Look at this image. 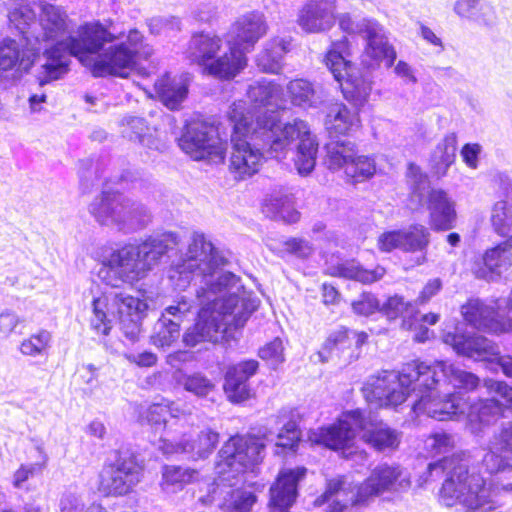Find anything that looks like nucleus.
<instances>
[{
    "label": "nucleus",
    "mask_w": 512,
    "mask_h": 512,
    "mask_svg": "<svg viewBox=\"0 0 512 512\" xmlns=\"http://www.w3.org/2000/svg\"><path fill=\"white\" fill-rule=\"evenodd\" d=\"M430 475L443 476L438 502L448 508L460 505L464 512H489L497 508L486 479L471 469L460 453L445 456L428 465Z\"/></svg>",
    "instance_id": "1"
},
{
    "label": "nucleus",
    "mask_w": 512,
    "mask_h": 512,
    "mask_svg": "<svg viewBox=\"0 0 512 512\" xmlns=\"http://www.w3.org/2000/svg\"><path fill=\"white\" fill-rule=\"evenodd\" d=\"M166 249L167 246L158 240L124 244L111 250L101 261L98 275L106 285L113 288L124 285L133 287L148 275Z\"/></svg>",
    "instance_id": "2"
},
{
    "label": "nucleus",
    "mask_w": 512,
    "mask_h": 512,
    "mask_svg": "<svg viewBox=\"0 0 512 512\" xmlns=\"http://www.w3.org/2000/svg\"><path fill=\"white\" fill-rule=\"evenodd\" d=\"M223 37L206 31L191 34L185 56L192 65L198 66L203 74L222 81L234 79L246 66V55L236 47H230L222 54Z\"/></svg>",
    "instance_id": "3"
},
{
    "label": "nucleus",
    "mask_w": 512,
    "mask_h": 512,
    "mask_svg": "<svg viewBox=\"0 0 512 512\" xmlns=\"http://www.w3.org/2000/svg\"><path fill=\"white\" fill-rule=\"evenodd\" d=\"M435 376L434 369L417 360L405 364L400 372L403 383H414L412 390L423 393L413 405L416 414H425L437 421L452 420L463 412L461 398L454 393L440 396Z\"/></svg>",
    "instance_id": "4"
},
{
    "label": "nucleus",
    "mask_w": 512,
    "mask_h": 512,
    "mask_svg": "<svg viewBox=\"0 0 512 512\" xmlns=\"http://www.w3.org/2000/svg\"><path fill=\"white\" fill-rule=\"evenodd\" d=\"M267 436L262 432L235 433L218 452L217 474L228 480L239 474L255 473L266 454Z\"/></svg>",
    "instance_id": "5"
},
{
    "label": "nucleus",
    "mask_w": 512,
    "mask_h": 512,
    "mask_svg": "<svg viewBox=\"0 0 512 512\" xmlns=\"http://www.w3.org/2000/svg\"><path fill=\"white\" fill-rule=\"evenodd\" d=\"M180 149L193 160L224 163L227 141L219 137L217 128L205 120L194 118L187 121L177 139Z\"/></svg>",
    "instance_id": "6"
},
{
    "label": "nucleus",
    "mask_w": 512,
    "mask_h": 512,
    "mask_svg": "<svg viewBox=\"0 0 512 512\" xmlns=\"http://www.w3.org/2000/svg\"><path fill=\"white\" fill-rule=\"evenodd\" d=\"M114 461L105 462L98 475L97 490L104 497H123L141 481L144 467L133 452L117 450Z\"/></svg>",
    "instance_id": "7"
},
{
    "label": "nucleus",
    "mask_w": 512,
    "mask_h": 512,
    "mask_svg": "<svg viewBox=\"0 0 512 512\" xmlns=\"http://www.w3.org/2000/svg\"><path fill=\"white\" fill-rule=\"evenodd\" d=\"M139 32L132 29L127 34L128 41L109 46L90 64V72L96 78H127L135 68L139 54Z\"/></svg>",
    "instance_id": "8"
},
{
    "label": "nucleus",
    "mask_w": 512,
    "mask_h": 512,
    "mask_svg": "<svg viewBox=\"0 0 512 512\" xmlns=\"http://www.w3.org/2000/svg\"><path fill=\"white\" fill-rule=\"evenodd\" d=\"M357 436L358 430L351 420L343 415V418L312 431L309 440L313 444L338 453L344 459L365 458L367 452L359 445Z\"/></svg>",
    "instance_id": "9"
},
{
    "label": "nucleus",
    "mask_w": 512,
    "mask_h": 512,
    "mask_svg": "<svg viewBox=\"0 0 512 512\" xmlns=\"http://www.w3.org/2000/svg\"><path fill=\"white\" fill-rule=\"evenodd\" d=\"M358 430L359 438L376 452L396 450L400 433L383 419L357 408L344 412Z\"/></svg>",
    "instance_id": "10"
},
{
    "label": "nucleus",
    "mask_w": 512,
    "mask_h": 512,
    "mask_svg": "<svg viewBox=\"0 0 512 512\" xmlns=\"http://www.w3.org/2000/svg\"><path fill=\"white\" fill-rule=\"evenodd\" d=\"M124 33L116 35L109 31L100 21L85 22L77 29L75 36L67 38V52L82 64H91L92 56L100 54L107 43L122 38Z\"/></svg>",
    "instance_id": "11"
},
{
    "label": "nucleus",
    "mask_w": 512,
    "mask_h": 512,
    "mask_svg": "<svg viewBox=\"0 0 512 512\" xmlns=\"http://www.w3.org/2000/svg\"><path fill=\"white\" fill-rule=\"evenodd\" d=\"M261 141L272 157L284 158L296 140L307 135V123L300 119L282 123L280 118L270 113L264 117Z\"/></svg>",
    "instance_id": "12"
},
{
    "label": "nucleus",
    "mask_w": 512,
    "mask_h": 512,
    "mask_svg": "<svg viewBox=\"0 0 512 512\" xmlns=\"http://www.w3.org/2000/svg\"><path fill=\"white\" fill-rule=\"evenodd\" d=\"M461 312L463 319L476 329L494 334L512 332V319L499 307L470 299L462 306Z\"/></svg>",
    "instance_id": "13"
},
{
    "label": "nucleus",
    "mask_w": 512,
    "mask_h": 512,
    "mask_svg": "<svg viewBox=\"0 0 512 512\" xmlns=\"http://www.w3.org/2000/svg\"><path fill=\"white\" fill-rule=\"evenodd\" d=\"M306 475L307 468L304 466L281 469L269 488V508L277 511L289 510L296 502L299 483Z\"/></svg>",
    "instance_id": "14"
},
{
    "label": "nucleus",
    "mask_w": 512,
    "mask_h": 512,
    "mask_svg": "<svg viewBox=\"0 0 512 512\" xmlns=\"http://www.w3.org/2000/svg\"><path fill=\"white\" fill-rule=\"evenodd\" d=\"M398 385L395 387V380L391 375L377 376L362 389L365 399L369 403L382 407H397L406 401L413 391L414 383H403L398 375Z\"/></svg>",
    "instance_id": "15"
},
{
    "label": "nucleus",
    "mask_w": 512,
    "mask_h": 512,
    "mask_svg": "<svg viewBox=\"0 0 512 512\" xmlns=\"http://www.w3.org/2000/svg\"><path fill=\"white\" fill-rule=\"evenodd\" d=\"M265 116H268V113L261 111L260 105L251 110H246L233 104L228 113V119L232 125L231 144H250L249 139L261 141L262 122Z\"/></svg>",
    "instance_id": "16"
},
{
    "label": "nucleus",
    "mask_w": 512,
    "mask_h": 512,
    "mask_svg": "<svg viewBox=\"0 0 512 512\" xmlns=\"http://www.w3.org/2000/svg\"><path fill=\"white\" fill-rule=\"evenodd\" d=\"M402 476L398 465L382 463L372 469L369 476L356 486L358 489V503H369L384 493L395 490Z\"/></svg>",
    "instance_id": "17"
},
{
    "label": "nucleus",
    "mask_w": 512,
    "mask_h": 512,
    "mask_svg": "<svg viewBox=\"0 0 512 512\" xmlns=\"http://www.w3.org/2000/svg\"><path fill=\"white\" fill-rule=\"evenodd\" d=\"M268 25L262 14L257 12L246 13L237 18L230 26L228 36L231 40L230 47L245 51L253 50L255 44L266 35Z\"/></svg>",
    "instance_id": "18"
},
{
    "label": "nucleus",
    "mask_w": 512,
    "mask_h": 512,
    "mask_svg": "<svg viewBox=\"0 0 512 512\" xmlns=\"http://www.w3.org/2000/svg\"><path fill=\"white\" fill-rule=\"evenodd\" d=\"M489 475L512 470V420L503 424L481 460Z\"/></svg>",
    "instance_id": "19"
},
{
    "label": "nucleus",
    "mask_w": 512,
    "mask_h": 512,
    "mask_svg": "<svg viewBox=\"0 0 512 512\" xmlns=\"http://www.w3.org/2000/svg\"><path fill=\"white\" fill-rule=\"evenodd\" d=\"M259 369L257 360L248 359L227 367L224 375L223 390L233 404H240L252 397L248 380Z\"/></svg>",
    "instance_id": "20"
},
{
    "label": "nucleus",
    "mask_w": 512,
    "mask_h": 512,
    "mask_svg": "<svg viewBox=\"0 0 512 512\" xmlns=\"http://www.w3.org/2000/svg\"><path fill=\"white\" fill-rule=\"evenodd\" d=\"M512 265V247L496 243L472 261L471 270L478 279L495 280Z\"/></svg>",
    "instance_id": "21"
},
{
    "label": "nucleus",
    "mask_w": 512,
    "mask_h": 512,
    "mask_svg": "<svg viewBox=\"0 0 512 512\" xmlns=\"http://www.w3.org/2000/svg\"><path fill=\"white\" fill-rule=\"evenodd\" d=\"M263 161L261 150L251 144H232L228 171L236 182L245 181L260 171Z\"/></svg>",
    "instance_id": "22"
},
{
    "label": "nucleus",
    "mask_w": 512,
    "mask_h": 512,
    "mask_svg": "<svg viewBox=\"0 0 512 512\" xmlns=\"http://www.w3.org/2000/svg\"><path fill=\"white\" fill-rule=\"evenodd\" d=\"M336 0H309L301 9L298 23L307 32H322L334 24Z\"/></svg>",
    "instance_id": "23"
},
{
    "label": "nucleus",
    "mask_w": 512,
    "mask_h": 512,
    "mask_svg": "<svg viewBox=\"0 0 512 512\" xmlns=\"http://www.w3.org/2000/svg\"><path fill=\"white\" fill-rule=\"evenodd\" d=\"M358 108H349L344 103L331 105L326 115L325 126L330 138L350 136L361 128Z\"/></svg>",
    "instance_id": "24"
},
{
    "label": "nucleus",
    "mask_w": 512,
    "mask_h": 512,
    "mask_svg": "<svg viewBox=\"0 0 512 512\" xmlns=\"http://www.w3.org/2000/svg\"><path fill=\"white\" fill-rule=\"evenodd\" d=\"M220 313L210 307H202L196 317L195 323L183 335V342L189 347L211 341L220 331Z\"/></svg>",
    "instance_id": "25"
},
{
    "label": "nucleus",
    "mask_w": 512,
    "mask_h": 512,
    "mask_svg": "<svg viewBox=\"0 0 512 512\" xmlns=\"http://www.w3.org/2000/svg\"><path fill=\"white\" fill-rule=\"evenodd\" d=\"M352 56L351 42L347 36L332 41L323 55V64L330 71L335 81H341L349 73L356 70L350 57Z\"/></svg>",
    "instance_id": "26"
},
{
    "label": "nucleus",
    "mask_w": 512,
    "mask_h": 512,
    "mask_svg": "<svg viewBox=\"0 0 512 512\" xmlns=\"http://www.w3.org/2000/svg\"><path fill=\"white\" fill-rule=\"evenodd\" d=\"M33 56L15 39L4 38L0 42V72L15 70L27 73L34 65Z\"/></svg>",
    "instance_id": "27"
},
{
    "label": "nucleus",
    "mask_w": 512,
    "mask_h": 512,
    "mask_svg": "<svg viewBox=\"0 0 512 512\" xmlns=\"http://www.w3.org/2000/svg\"><path fill=\"white\" fill-rule=\"evenodd\" d=\"M148 306L140 298L120 297L117 302L118 319L126 335L134 336L140 330L141 320Z\"/></svg>",
    "instance_id": "28"
},
{
    "label": "nucleus",
    "mask_w": 512,
    "mask_h": 512,
    "mask_svg": "<svg viewBox=\"0 0 512 512\" xmlns=\"http://www.w3.org/2000/svg\"><path fill=\"white\" fill-rule=\"evenodd\" d=\"M504 411L505 406L494 398L478 399L469 406L467 419L475 429L482 430L503 417Z\"/></svg>",
    "instance_id": "29"
},
{
    "label": "nucleus",
    "mask_w": 512,
    "mask_h": 512,
    "mask_svg": "<svg viewBox=\"0 0 512 512\" xmlns=\"http://www.w3.org/2000/svg\"><path fill=\"white\" fill-rule=\"evenodd\" d=\"M365 39L367 41L365 53L373 60L374 65L385 63L391 67L396 59V53L392 45L379 33L378 25L367 26Z\"/></svg>",
    "instance_id": "30"
},
{
    "label": "nucleus",
    "mask_w": 512,
    "mask_h": 512,
    "mask_svg": "<svg viewBox=\"0 0 512 512\" xmlns=\"http://www.w3.org/2000/svg\"><path fill=\"white\" fill-rule=\"evenodd\" d=\"M440 319L439 314L428 312L420 315L419 310L411 304L410 310L401 317L400 328L405 331H415L414 342L424 343L429 340L431 331L427 325H435Z\"/></svg>",
    "instance_id": "31"
},
{
    "label": "nucleus",
    "mask_w": 512,
    "mask_h": 512,
    "mask_svg": "<svg viewBox=\"0 0 512 512\" xmlns=\"http://www.w3.org/2000/svg\"><path fill=\"white\" fill-rule=\"evenodd\" d=\"M180 409L175 402L162 398L161 401L151 403L139 413V421L155 430L165 429L170 417H177Z\"/></svg>",
    "instance_id": "32"
},
{
    "label": "nucleus",
    "mask_w": 512,
    "mask_h": 512,
    "mask_svg": "<svg viewBox=\"0 0 512 512\" xmlns=\"http://www.w3.org/2000/svg\"><path fill=\"white\" fill-rule=\"evenodd\" d=\"M126 211V205L114 192H103L101 199L91 204V213L101 224L117 222Z\"/></svg>",
    "instance_id": "33"
},
{
    "label": "nucleus",
    "mask_w": 512,
    "mask_h": 512,
    "mask_svg": "<svg viewBox=\"0 0 512 512\" xmlns=\"http://www.w3.org/2000/svg\"><path fill=\"white\" fill-rule=\"evenodd\" d=\"M211 249V244L203 237L194 238L179 265L180 273H194L208 266L211 262Z\"/></svg>",
    "instance_id": "34"
},
{
    "label": "nucleus",
    "mask_w": 512,
    "mask_h": 512,
    "mask_svg": "<svg viewBox=\"0 0 512 512\" xmlns=\"http://www.w3.org/2000/svg\"><path fill=\"white\" fill-rule=\"evenodd\" d=\"M344 98L354 105V108L362 107L368 100L371 92V82L363 76L352 71L346 78L337 81Z\"/></svg>",
    "instance_id": "35"
},
{
    "label": "nucleus",
    "mask_w": 512,
    "mask_h": 512,
    "mask_svg": "<svg viewBox=\"0 0 512 512\" xmlns=\"http://www.w3.org/2000/svg\"><path fill=\"white\" fill-rule=\"evenodd\" d=\"M325 150L324 163L332 171L343 169L345 172L357 154L356 145L348 141L331 140L326 143Z\"/></svg>",
    "instance_id": "36"
},
{
    "label": "nucleus",
    "mask_w": 512,
    "mask_h": 512,
    "mask_svg": "<svg viewBox=\"0 0 512 512\" xmlns=\"http://www.w3.org/2000/svg\"><path fill=\"white\" fill-rule=\"evenodd\" d=\"M490 222L494 234L502 238L498 244L512 247V214L506 200L494 204Z\"/></svg>",
    "instance_id": "37"
},
{
    "label": "nucleus",
    "mask_w": 512,
    "mask_h": 512,
    "mask_svg": "<svg viewBox=\"0 0 512 512\" xmlns=\"http://www.w3.org/2000/svg\"><path fill=\"white\" fill-rule=\"evenodd\" d=\"M154 90L161 102L171 110L178 109L187 95V87L168 76L160 77L154 84Z\"/></svg>",
    "instance_id": "38"
},
{
    "label": "nucleus",
    "mask_w": 512,
    "mask_h": 512,
    "mask_svg": "<svg viewBox=\"0 0 512 512\" xmlns=\"http://www.w3.org/2000/svg\"><path fill=\"white\" fill-rule=\"evenodd\" d=\"M318 143L308 129L299 141L294 159L295 166L300 174H309L316 165Z\"/></svg>",
    "instance_id": "39"
},
{
    "label": "nucleus",
    "mask_w": 512,
    "mask_h": 512,
    "mask_svg": "<svg viewBox=\"0 0 512 512\" xmlns=\"http://www.w3.org/2000/svg\"><path fill=\"white\" fill-rule=\"evenodd\" d=\"M344 353H353V338L350 329L341 326L326 337L320 355L330 357L332 355L340 356Z\"/></svg>",
    "instance_id": "40"
},
{
    "label": "nucleus",
    "mask_w": 512,
    "mask_h": 512,
    "mask_svg": "<svg viewBox=\"0 0 512 512\" xmlns=\"http://www.w3.org/2000/svg\"><path fill=\"white\" fill-rule=\"evenodd\" d=\"M199 471L190 467L179 465H165L162 469L161 485L163 487H173L183 489L197 480Z\"/></svg>",
    "instance_id": "41"
},
{
    "label": "nucleus",
    "mask_w": 512,
    "mask_h": 512,
    "mask_svg": "<svg viewBox=\"0 0 512 512\" xmlns=\"http://www.w3.org/2000/svg\"><path fill=\"white\" fill-rule=\"evenodd\" d=\"M376 173L374 160L366 155L356 154L344 172L347 181L358 184L371 179Z\"/></svg>",
    "instance_id": "42"
},
{
    "label": "nucleus",
    "mask_w": 512,
    "mask_h": 512,
    "mask_svg": "<svg viewBox=\"0 0 512 512\" xmlns=\"http://www.w3.org/2000/svg\"><path fill=\"white\" fill-rule=\"evenodd\" d=\"M402 251L423 252L430 243V233L423 225L414 224L408 230H401Z\"/></svg>",
    "instance_id": "43"
},
{
    "label": "nucleus",
    "mask_w": 512,
    "mask_h": 512,
    "mask_svg": "<svg viewBox=\"0 0 512 512\" xmlns=\"http://www.w3.org/2000/svg\"><path fill=\"white\" fill-rule=\"evenodd\" d=\"M257 502L254 492L242 488L233 489L222 505L225 512H250Z\"/></svg>",
    "instance_id": "44"
},
{
    "label": "nucleus",
    "mask_w": 512,
    "mask_h": 512,
    "mask_svg": "<svg viewBox=\"0 0 512 512\" xmlns=\"http://www.w3.org/2000/svg\"><path fill=\"white\" fill-rule=\"evenodd\" d=\"M220 440L218 432L211 428L201 430L192 441L191 449L199 458H207L217 448Z\"/></svg>",
    "instance_id": "45"
},
{
    "label": "nucleus",
    "mask_w": 512,
    "mask_h": 512,
    "mask_svg": "<svg viewBox=\"0 0 512 512\" xmlns=\"http://www.w3.org/2000/svg\"><path fill=\"white\" fill-rule=\"evenodd\" d=\"M276 446L283 451L296 452L301 442V430L293 421L285 423L277 435Z\"/></svg>",
    "instance_id": "46"
},
{
    "label": "nucleus",
    "mask_w": 512,
    "mask_h": 512,
    "mask_svg": "<svg viewBox=\"0 0 512 512\" xmlns=\"http://www.w3.org/2000/svg\"><path fill=\"white\" fill-rule=\"evenodd\" d=\"M51 335L45 330L30 335L20 344V352L26 356H38L46 352L49 347Z\"/></svg>",
    "instance_id": "47"
},
{
    "label": "nucleus",
    "mask_w": 512,
    "mask_h": 512,
    "mask_svg": "<svg viewBox=\"0 0 512 512\" xmlns=\"http://www.w3.org/2000/svg\"><path fill=\"white\" fill-rule=\"evenodd\" d=\"M455 204L429 213L430 227L435 232L451 230L456 226Z\"/></svg>",
    "instance_id": "48"
},
{
    "label": "nucleus",
    "mask_w": 512,
    "mask_h": 512,
    "mask_svg": "<svg viewBox=\"0 0 512 512\" xmlns=\"http://www.w3.org/2000/svg\"><path fill=\"white\" fill-rule=\"evenodd\" d=\"M411 302L405 301L402 295L394 294L386 298L380 305V312L389 320L401 319L406 311L410 310Z\"/></svg>",
    "instance_id": "49"
},
{
    "label": "nucleus",
    "mask_w": 512,
    "mask_h": 512,
    "mask_svg": "<svg viewBox=\"0 0 512 512\" xmlns=\"http://www.w3.org/2000/svg\"><path fill=\"white\" fill-rule=\"evenodd\" d=\"M457 150V135L456 133H449L444 136L441 143L436 147V152L439 153L438 164L443 166V174L450 165H452L456 158Z\"/></svg>",
    "instance_id": "50"
},
{
    "label": "nucleus",
    "mask_w": 512,
    "mask_h": 512,
    "mask_svg": "<svg viewBox=\"0 0 512 512\" xmlns=\"http://www.w3.org/2000/svg\"><path fill=\"white\" fill-rule=\"evenodd\" d=\"M182 384L186 391L198 397H206L214 389V384L211 380L200 373L185 376Z\"/></svg>",
    "instance_id": "51"
},
{
    "label": "nucleus",
    "mask_w": 512,
    "mask_h": 512,
    "mask_svg": "<svg viewBox=\"0 0 512 512\" xmlns=\"http://www.w3.org/2000/svg\"><path fill=\"white\" fill-rule=\"evenodd\" d=\"M351 308L356 315L368 317L380 311V302L371 292H362L351 303Z\"/></svg>",
    "instance_id": "52"
},
{
    "label": "nucleus",
    "mask_w": 512,
    "mask_h": 512,
    "mask_svg": "<svg viewBox=\"0 0 512 512\" xmlns=\"http://www.w3.org/2000/svg\"><path fill=\"white\" fill-rule=\"evenodd\" d=\"M288 91L292 101L297 105L311 101L314 96L312 85L303 79L290 81Z\"/></svg>",
    "instance_id": "53"
},
{
    "label": "nucleus",
    "mask_w": 512,
    "mask_h": 512,
    "mask_svg": "<svg viewBox=\"0 0 512 512\" xmlns=\"http://www.w3.org/2000/svg\"><path fill=\"white\" fill-rule=\"evenodd\" d=\"M375 21L371 19H363L360 22H355L351 15L348 13L341 14L338 18L339 29L346 35H364L366 36L367 26H374Z\"/></svg>",
    "instance_id": "54"
},
{
    "label": "nucleus",
    "mask_w": 512,
    "mask_h": 512,
    "mask_svg": "<svg viewBox=\"0 0 512 512\" xmlns=\"http://www.w3.org/2000/svg\"><path fill=\"white\" fill-rule=\"evenodd\" d=\"M258 356L265 362L276 366L284 361L283 344L280 338L276 337L266 343L258 350Z\"/></svg>",
    "instance_id": "55"
},
{
    "label": "nucleus",
    "mask_w": 512,
    "mask_h": 512,
    "mask_svg": "<svg viewBox=\"0 0 512 512\" xmlns=\"http://www.w3.org/2000/svg\"><path fill=\"white\" fill-rule=\"evenodd\" d=\"M66 42H67V39L57 42L54 46H52L49 49H46L44 52L45 56L48 59L52 60L53 62H56V65L53 63L44 65L47 76L50 79L58 78L57 70L59 67L62 66V62H61L62 52L67 51Z\"/></svg>",
    "instance_id": "56"
},
{
    "label": "nucleus",
    "mask_w": 512,
    "mask_h": 512,
    "mask_svg": "<svg viewBox=\"0 0 512 512\" xmlns=\"http://www.w3.org/2000/svg\"><path fill=\"white\" fill-rule=\"evenodd\" d=\"M346 485V476L338 475L326 480L323 493L315 500V504L320 506L327 503L331 498L344 490Z\"/></svg>",
    "instance_id": "57"
},
{
    "label": "nucleus",
    "mask_w": 512,
    "mask_h": 512,
    "mask_svg": "<svg viewBox=\"0 0 512 512\" xmlns=\"http://www.w3.org/2000/svg\"><path fill=\"white\" fill-rule=\"evenodd\" d=\"M47 458L43 457L42 461L35 464H21L19 468L14 472L13 475V486L20 488L24 482H26L34 474L41 472L46 466Z\"/></svg>",
    "instance_id": "58"
},
{
    "label": "nucleus",
    "mask_w": 512,
    "mask_h": 512,
    "mask_svg": "<svg viewBox=\"0 0 512 512\" xmlns=\"http://www.w3.org/2000/svg\"><path fill=\"white\" fill-rule=\"evenodd\" d=\"M385 274L386 269L381 265H376L372 269H368L358 263L353 281L364 285H370L380 281Z\"/></svg>",
    "instance_id": "59"
},
{
    "label": "nucleus",
    "mask_w": 512,
    "mask_h": 512,
    "mask_svg": "<svg viewBox=\"0 0 512 512\" xmlns=\"http://www.w3.org/2000/svg\"><path fill=\"white\" fill-rule=\"evenodd\" d=\"M24 320L13 311L0 313V337H8L23 326Z\"/></svg>",
    "instance_id": "60"
},
{
    "label": "nucleus",
    "mask_w": 512,
    "mask_h": 512,
    "mask_svg": "<svg viewBox=\"0 0 512 512\" xmlns=\"http://www.w3.org/2000/svg\"><path fill=\"white\" fill-rule=\"evenodd\" d=\"M426 205L429 213L454 205L447 192L443 189L432 188L428 191Z\"/></svg>",
    "instance_id": "61"
},
{
    "label": "nucleus",
    "mask_w": 512,
    "mask_h": 512,
    "mask_svg": "<svg viewBox=\"0 0 512 512\" xmlns=\"http://www.w3.org/2000/svg\"><path fill=\"white\" fill-rule=\"evenodd\" d=\"M377 247L381 252L389 253L395 249L402 250L401 230L383 232L377 240Z\"/></svg>",
    "instance_id": "62"
},
{
    "label": "nucleus",
    "mask_w": 512,
    "mask_h": 512,
    "mask_svg": "<svg viewBox=\"0 0 512 512\" xmlns=\"http://www.w3.org/2000/svg\"><path fill=\"white\" fill-rule=\"evenodd\" d=\"M357 265L358 262L354 259L346 260L331 266L325 272V274L331 277L343 278L353 281Z\"/></svg>",
    "instance_id": "63"
},
{
    "label": "nucleus",
    "mask_w": 512,
    "mask_h": 512,
    "mask_svg": "<svg viewBox=\"0 0 512 512\" xmlns=\"http://www.w3.org/2000/svg\"><path fill=\"white\" fill-rule=\"evenodd\" d=\"M100 299L94 298L92 301L94 319L92 327L95 331L102 335H108L111 330L110 321L107 319L106 313L99 307Z\"/></svg>",
    "instance_id": "64"
}]
</instances>
